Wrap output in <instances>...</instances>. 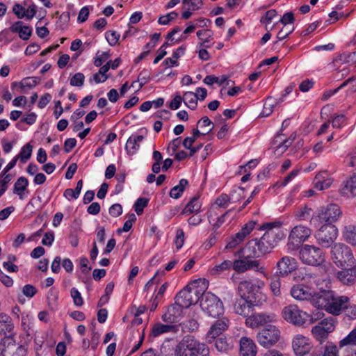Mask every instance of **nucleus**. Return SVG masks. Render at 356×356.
<instances>
[{
	"mask_svg": "<svg viewBox=\"0 0 356 356\" xmlns=\"http://www.w3.org/2000/svg\"><path fill=\"white\" fill-rule=\"evenodd\" d=\"M200 306L204 312L213 318H218L224 314V307L222 301L213 293H204Z\"/></svg>",
	"mask_w": 356,
	"mask_h": 356,
	"instance_id": "0eeeda50",
	"label": "nucleus"
},
{
	"mask_svg": "<svg viewBox=\"0 0 356 356\" xmlns=\"http://www.w3.org/2000/svg\"><path fill=\"white\" fill-rule=\"evenodd\" d=\"M238 256V259L232 262V268L238 273H243L251 269H255L257 272L260 273L264 277H267L266 268L260 264L259 260L250 259L242 254H236Z\"/></svg>",
	"mask_w": 356,
	"mask_h": 356,
	"instance_id": "1a4fd4ad",
	"label": "nucleus"
},
{
	"mask_svg": "<svg viewBox=\"0 0 356 356\" xmlns=\"http://www.w3.org/2000/svg\"><path fill=\"white\" fill-rule=\"evenodd\" d=\"M299 259L305 265L321 266L325 262V254L319 247L307 244L300 249Z\"/></svg>",
	"mask_w": 356,
	"mask_h": 356,
	"instance_id": "423d86ee",
	"label": "nucleus"
},
{
	"mask_svg": "<svg viewBox=\"0 0 356 356\" xmlns=\"http://www.w3.org/2000/svg\"><path fill=\"white\" fill-rule=\"evenodd\" d=\"M342 193L348 197H356V174L344 181Z\"/></svg>",
	"mask_w": 356,
	"mask_h": 356,
	"instance_id": "7c9ffc66",
	"label": "nucleus"
},
{
	"mask_svg": "<svg viewBox=\"0 0 356 356\" xmlns=\"http://www.w3.org/2000/svg\"><path fill=\"white\" fill-rule=\"evenodd\" d=\"M207 286L208 282L204 279L192 281L177 295V302L185 308L196 304L200 296L204 294Z\"/></svg>",
	"mask_w": 356,
	"mask_h": 356,
	"instance_id": "f03ea898",
	"label": "nucleus"
},
{
	"mask_svg": "<svg viewBox=\"0 0 356 356\" xmlns=\"http://www.w3.org/2000/svg\"><path fill=\"white\" fill-rule=\"evenodd\" d=\"M188 185V181L186 179H182L180 180L179 184L175 186H174L170 192V196L174 199L179 198L181 193L184 192L186 186Z\"/></svg>",
	"mask_w": 356,
	"mask_h": 356,
	"instance_id": "79ce46f5",
	"label": "nucleus"
},
{
	"mask_svg": "<svg viewBox=\"0 0 356 356\" xmlns=\"http://www.w3.org/2000/svg\"><path fill=\"white\" fill-rule=\"evenodd\" d=\"M330 259L341 268L351 267L356 264L353 250L348 245L342 243H336L331 248Z\"/></svg>",
	"mask_w": 356,
	"mask_h": 356,
	"instance_id": "39448f33",
	"label": "nucleus"
},
{
	"mask_svg": "<svg viewBox=\"0 0 356 356\" xmlns=\"http://www.w3.org/2000/svg\"><path fill=\"white\" fill-rule=\"evenodd\" d=\"M343 237L352 246H356V226L348 225L345 227L343 231Z\"/></svg>",
	"mask_w": 356,
	"mask_h": 356,
	"instance_id": "e433bc0d",
	"label": "nucleus"
},
{
	"mask_svg": "<svg viewBox=\"0 0 356 356\" xmlns=\"http://www.w3.org/2000/svg\"><path fill=\"white\" fill-rule=\"evenodd\" d=\"M230 202V197L226 194L220 195L216 200V204L222 208H225L228 206Z\"/></svg>",
	"mask_w": 356,
	"mask_h": 356,
	"instance_id": "0e129e2a",
	"label": "nucleus"
},
{
	"mask_svg": "<svg viewBox=\"0 0 356 356\" xmlns=\"http://www.w3.org/2000/svg\"><path fill=\"white\" fill-rule=\"evenodd\" d=\"M277 15L275 10H268L265 15L261 17L260 22L265 24H268L271 22L272 19Z\"/></svg>",
	"mask_w": 356,
	"mask_h": 356,
	"instance_id": "338daca9",
	"label": "nucleus"
},
{
	"mask_svg": "<svg viewBox=\"0 0 356 356\" xmlns=\"http://www.w3.org/2000/svg\"><path fill=\"white\" fill-rule=\"evenodd\" d=\"M260 251L259 250V244L257 239H252L248 241L244 247L236 252V254H242L250 259L259 257Z\"/></svg>",
	"mask_w": 356,
	"mask_h": 356,
	"instance_id": "5701e85b",
	"label": "nucleus"
},
{
	"mask_svg": "<svg viewBox=\"0 0 356 356\" xmlns=\"http://www.w3.org/2000/svg\"><path fill=\"white\" fill-rule=\"evenodd\" d=\"M291 144V140L290 139H283L282 136H277L273 141L275 153L277 155H281L287 149Z\"/></svg>",
	"mask_w": 356,
	"mask_h": 356,
	"instance_id": "473e14b6",
	"label": "nucleus"
},
{
	"mask_svg": "<svg viewBox=\"0 0 356 356\" xmlns=\"http://www.w3.org/2000/svg\"><path fill=\"white\" fill-rule=\"evenodd\" d=\"M231 267H232V262L229 260H225L222 261L221 264L215 266L212 268L211 273L213 275H217L223 271L229 270Z\"/></svg>",
	"mask_w": 356,
	"mask_h": 356,
	"instance_id": "09e8293b",
	"label": "nucleus"
},
{
	"mask_svg": "<svg viewBox=\"0 0 356 356\" xmlns=\"http://www.w3.org/2000/svg\"><path fill=\"white\" fill-rule=\"evenodd\" d=\"M349 305V298L346 296H338L332 291H321L315 298V305L330 314L338 316L346 310Z\"/></svg>",
	"mask_w": 356,
	"mask_h": 356,
	"instance_id": "f257e3e1",
	"label": "nucleus"
},
{
	"mask_svg": "<svg viewBox=\"0 0 356 356\" xmlns=\"http://www.w3.org/2000/svg\"><path fill=\"white\" fill-rule=\"evenodd\" d=\"M184 328L188 332H194L199 327V323L197 319L192 318L184 323Z\"/></svg>",
	"mask_w": 356,
	"mask_h": 356,
	"instance_id": "bf43d9fd",
	"label": "nucleus"
},
{
	"mask_svg": "<svg viewBox=\"0 0 356 356\" xmlns=\"http://www.w3.org/2000/svg\"><path fill=\"white\" fill-rule=\"evenodd\" d=\"M33 147L29 143L22 147L20 153L16 156L22 163H26L31 157Z\"/></svg>",
	"mask_w": 356,
	"mask_h": 356,
	"instance_id": "a18cd8bd",
	"label": "nucleus"
},
{
	"mask_svg": "<svg viewBox=\"0 0 356 356\" xmlns=\"http://www.w3.org/2000/svg\"><path fill=\"white\" fill-rule=\"evenodd\" d=\"M178 14L175 12H171L165 15H163L159 18L158 22L162 25H168L172 20L175 19Z\"/></svg>",
	"mask_w": 356,
	"mask_h": 356,
	"instance_id": "4d7b16f0",
	"label": "nucleus"
},
{
	"mask_svg": "<svg viewBox=\"0 0 356 356\" xmlns=\"http://www.w3.org/2000/svg\"><path fill=\"white\" fill-rule=\"evenodd\" d=\"M291 347L296 356H305L310 353L313 344L309 337L297 334L292 339Z\"/></svg>",
	"mask_w": 356,
	"mask_h": 356,
	"instance_id": "2eb2a0df",
	"label": "nucleus"
},
{
	"mask_svg": "<svg viewBox=\"0 0 356 356\" xmlns=\"http://www.w3.org/2000/svg\"><path fill=\"white\" fill-rule=\"evenodd\" d=\"M182 3L185 5V8L195 11L200 8L202 5V0H182Z\"/></svg>",
	"mask_w": 356,
	"mask_h": 356,
	"instance_id": "8fccbe9b",
	"label": "nucleus"
},
{
	"mask_svg": "<svg viewBox=\"0 0 356 356\" xmlns=\"http://www.w3.org/2000/svg\"><path fill=\"white\" fill-rule=\"evenodd\" d=\"M256 225V222L254 221H249L248 223H246L241 229L240 232H238V234L243 238L249 235L250 232L254 229Z\"/></svg>",
	"mask_w": 356,
	"mask_h": 356,
	"instance_id": "864d4df0",
	"label": "nucleus"
},
{
	"mask_svg": "<svg viewBox=\"0 0 356 356\" xmlns=\"http://www.w3.org/2000/svg\"><path fill=\"white\" fill-rule=\"evenodd\" d=\"M197 127L200 129V135H206L213 130L214 125L208 117H204L198 121Z\"/></svg>",
	"mask_w": 356,
	"mask_h": 356,
	"instance_id": "4c0bfd02",
	"label": "nucleus"
},
{
	"mask_svg": "<svg viewBox=\"0 0 356 356\" xmlns=\"http://www.w3.org/2000/svg\"><path fill=\"white\" fill-rule=\"evenodd\" d=\"M281 333L278 327L269 325L259 331L257 335L258 343L264 348L275 345L280 339Z\"/></svg>",
	"mask_w": 356,
	"mask_h": 356,
	"instance_id": "9d476101",
	"label": "nucleus"
},
{
	"mask_svg": "<svg viewBox=\"0 0 356 356\" xmlns=\"http://www.w3.org/2000/svg\"><path fill=\"white\" fill-rule=\"evenodd\" d=\"M190 356H210L209 348L206 343L195 338Z\"/></svg>",
	"mask_w": 356,
	"mask_h": 356,
	"instance_id": "2f4dec72",
	"label": "nucleus"
},
{
	"mask_svg": "<svg viewBox=\"0 0 356 356\" xmlns=\"http://www.w3.org/2000/svg\"><path fill=\"white\" fill-rule=\"evenodd\" d=\"M277 267L280 274L286 275L297 268V261L293 257L285 256L277 262Z\"/></svg>",
	"mask_w": 356,
	"mask_h": 356,
	"instance_id": "b1692460",
	"label": "nucleus"
},
{
	"mask_svg": "<svg viewBox=\"0 0 356 356\" xmlns=\"http://www.w3.org/2000/svg\"><path fill=\"white\" fill-rule=\"evenodd\" d=\"M281 315L286 322L296 327H305L306 324H313L316 321L311 314L293 304L285 306Z\"/></svg>",
	"mask_w": 356,
	"mask_h": 356,
	"instance_id": "20e7f679",
	"label": "nucleus"
},
{
	"mask_svg": "<svg viewBox=\"0 0 356 356\" xmlns=\"http://www.w3.org/2000/svg\"><path fill=\"white\" fill-rule=\"evenodd\" d=\"M13 328V324L10 317L6 314H0V333L10 332Z\"/></svg>",
	"mask_w": 356,
	"mask_h": 356,
	"instance_id": "58836bf2",
	"label": "nucleus"
},
{
	"mask_svg": "<svg viewBox=\"0 0 356 356\" xmlns=\"http://www.w3.org/2000/svg\"><path fill=\"white\" fill-rule=\"evenodd\" d=\"M110 55L107 52L97 53L95 58L94 65L97 67L101 66L105 61L108 60Z\"/></svg>",
	"mask_w": 356,
	"mask_h": 356,
	"instance_id": "680f3d73",
	"label": "nucleus"
},
{
	"mask_svg": "<svg viewBox=\"0 0 356 356\" xmlns=\"http://www.w3.org/2000/svg\"><path fill=\"white\" fill-rule=\"evenodd\" d=\"M143 140V136H130L126 143L125 149L128 154L133 155L138 149L139 143Z\"/></svg>",
	"mask_w": 356,
	"mask_h": 356,
	"instance_id": "72a5a7b5",
	"label": "nucleus"
},
{
	"mask_svg": "<svg viewBox=\"0 0 356 356\" xmlns=\"http://www.w3.org/2000/svg\"><path fill=\"white\" fill-rule=\"evenodd\" d=\"M119 37V35L113 31H109L106 33V38L111 46H114L118 43Z\"/></svg>",
	"mask_w": 356,
	"mask_h": 356,
	"instance_id": "774afa93",
	"label": "nucleus"
},
{
	"mask_svg": "<svg viewBox=\"0 0 356 356\" xmlns=\"http://www.w3.org/2000/svg\"><path fill=\"white\" fill-rule=\"evenodd\" d=\"M255 304L245 297L241 296L234 305V312L238 315L248 316L253 309Z\"/></svg>",
	"mask_w": 356,
	"mask_h": 356,
	"instance_id": "4be33fe9",
	"label": "nucleus"
},
{
	"mask_svg": "<svg viewBox=\"0 0 356 356\" xmlns=\"http://www.w3.org/2000/svg\"><path fill=\"white\" fill-rule=\"evenodd\" d=\"M184 102L185 105L191 108L195 109L197 106V95L193 92H186L183 95Z\"/></svg>",
	"mask_w": 356,
	"mask_h": 356,
	"instance_id": "a19ab883",
	"label": "nucleus"
},
{
	"mask_svg": "<svg viewBox=\"0 0 356 356\" xmlns=\"http://www.w3.org/2000/svg\"><path fill=\"white\" fill-rule=\"evenodd\" d=\"M227 80V77L225 75H222L220 78L213 76V75H209V76H205L203 81L204 83H206L207 85H212L215 83H218L219 85H222Z\"/></svg>",
	"mask_w": 356,
	"mask_h": 356,
	"instance_id": "3c124183",
	"label": "nucleus"
},
{
	"mask_svg": "<svg viewBox=\"0 0 356 356\" xmlns=\"http://www.w3.org/2000/svg\"><path fill=\"white\" fill-rule=\"evenodd\" d=\"M197 38L201 40L200 46L210 47L209 43L213 40V32L209 29H201L196 33Z\"/></svg>",
	"mask_w": 356,
	"mask_h": 356,
	"instance_id": "f704fd0d",
	"label": "nucleus"
},
{
	"mask_svg": "<svg viewBox=\"0 0 356 356\" xmlns=\"http://www.w3.org/2000/svg\"><path fill=\"white\" fill-rule=\"evenodd\" d=\"M243 241L244 239L238 233H236L234 236L232 237L231 240L227 243L225 248L234 249Z\"/></svg>",
	"mask_w": 356,
	"mask_h": 356,
	"instance_id": "6e6d98bb",
	"label": "nucleus"
},
{
	"mask_svg": "<svg viewBox=\"0 0 356 356\" xmlns=\"http://www.w3.org/2000/svg\"><path fill=\"white\" fill-rule=\"evenodd\" d=\"M341 213V209L337 204H330L320 212L319 218L331 224L337 221Z\"/></svg>",
	"mask_w": 356,
	"mask_h": 356,
	"instance_id": "6ab92c4d",
	"label": "nucleus"
},
{
	"mask_svg": "<svg viewBox=\"0 0 356 356\" xmlns=\"http://www.w3.org/2000/svg\"><path fill=\"white\" fill-rule=\"evenodd\" d=\"M312 234L309 227L298 225L290 230L287 239V246L290 250H295L307 241Z\"/></svg>",
	"mask_w": 356,
	"mask_h": 356,
	"instance_id": "6e6552de",
	"label": "nucleus"
},
{
	"mask_svg": "<svg viewBox=\"0 0 356 356\" xmlns=\"http://www.w3.org/2000/svg\"><path fill=\"white\" fill-rule=\"evenodd\" d=\"M147 205V200L145 198H139L134 204V208L138 215L142 214L143 209Z\"/></svg>",
	"mask_w": 356,
	"mask_h": 356,
	"instance_id": "69168bd1",
	"label": "nucleus"
},
{
	"mask_svg": "<svg viewBox=\"0 0 356 356\" xmlns=\"http://www.w3.org/2000/svg\"><path fill=\"white\" fill-rule=\"evenodd\" d=\"M182 308L176 301L175 304L170 305L168 308L166 313L163 315V320L168 322L175 321L181 315Z\"/></svg>",
	"mask_w": 356,
	"mask_h": 356,
	"instance_id": "c756f323",
	"label": "nucleus"
},
{
	"mask_svg": "<svg viewBox=\"0 0 356 356\" xmlns=\"http://www.w3.org/2000/svg\"><path fill=\"white\" fill-rule=\"evenodd\" d=\"M284 234L281 233L280 237L275 240L273 232H266L260 239H257L260 253L265 254L270 252L276 246L277 242L282 238Z\"/></svg>",
	"mask_w": 356,
	"mask_h": 356,
	"instance_id": "a211bd4d",
	"label": "nucleus"
},
{
	"mask_svg": "<svg viewBox=\"0 0 356 356\" xmlns=\"http://www.w3.org/2000/svg\"><path fill=\"white\" fill-rule=\"evenodd\" d=\"M257 347L254 341L243 337L239 341V356H256Z\"/></svg>",
	"mask_w": 356,
	"mask_h": 356,
	"instance_id": "412c9836",
	"label": "nucleus"
},
{
	"mask_svg": "<svg viewBox=\"0 0 356 356\" xmlns=\"http://www.w3.org/2000/svg\"><path fill=\"white\" fill-rule=\"evenodd\" d=\"M85 76L82 73L75 74L70 79V84L73 86H81L84 83Z\"/></svg>",
	"mask_w": 356,
	"mask_h": 356,
	"instance_id": "e2e57ef3",
	"label": "nucleus"
},
{
	"mask_svg": "<svg viewBox=\"0 0 356 356\" xmlns=\"http://www.w3.org/2000/svg\"><path fill=\"white\" fill-rule=\"evenodd\" d=\"M175 327L170 325H163L161 323L155 324L152 329V336L157 337L161 334L174 331Z\"/></svg>",
	"mask_w": 356,
	"mask_h": 356,
	"instance_id": "ea45409f",
	"label": "nucleus"
},
{
	"mask_svg": "<svg viewBox=\"0 0 356 356\" xmlns=\"http://www.w3.org/2000/svg\"><path fill=\"white\" fill-rule=\"evenodd\" d=\"M276 100L272 97H268L264 103L263 110L261 111V116L267 117L270 115L273 111L275 106L276 105Z\"/></svg>",
	"mask_w": 356,
	"mask_h": 356,
	"instance_id": "c03bdc74",
	"label": "nucleus"
},
{
	"mask_svg": "<svg viewBox=\"0 0 356 356\" xmlns=\"http://www.w3.org/2000/svg\"><path fill=\"white\" fill-rule=\"evenodd\" d=\"M195 337L192 336L184 337L175 348V356H190L193 349Z\"/></svg>",
	"mask_w": 356,
	"mask_h": 356,
	"instance_id": "aec40b11",
	"label": "nucleus"
},
{
	"mask_svg": "<svg viewBox=\"0 0 356 356\" xmlns=\"http://www.w3.org/2000/svg\"><path fill=\"white\" fill-rule=\"evenodd\" d=\"M216 348L221 353L227 352L230 348V346L227 342L226 337H218L215 341Z\"/></svg>",
	"mask_w": 356,
	"mask_h": 356,
	"instance_id": "de8ad7c7",
	"label": "nucleus"
},
{
	"mask_svg": "<svg viewBox=\"0 0 356 356\" xmlns=\"http://www.w3.org/2000/svg\"><path fill=\"white\" fill-rule=\"evenodd\" d=\"M337 227L330 223L323 225L315 234L318 243L324 248L330 247L337 239Z\"/></svg>",
	"mask_w": 356,
	"mask_h": 356,
	"instance_id": "f8f14e48",
	"label": "nucleus"
},
{
	"mask_svg": "<svg viewBox=\"0 0 356 356\" xmlns=\"http://www.w3.org/2000/svg\"><path fill=\"white\" fill-rule=\"evenodd\" d=\"M200 136V130L197 129H193L192 132V136L189 137H186L182 142L183 146L190 150L189 156H193L197 151L202 147V145H200L197 147H193L192 145L194 142L197 140L198 137Z\"/></svg>",
	"mask_w": 356,
	"mask_h": 356,
	"instance_id": "bb28decb",
	"label": "nucleus"
},
{
	"mask_svg": "<svg viewBox=\"0 0 356 356\" xmlns=\"http://www.w3.org/2000/svg\"><path fill=\"white\" fill-rule=\"evenodd\" d=\"M323 356H339L337 346L332 343H327L325 346Z\"/></svg>",
	"mask_w": 356,
	"mask_h": 356,
	"instance_id": "5fc2aeb1",
	"label": "nucleus"
},
{
	"mask_svg": "<svg viewBox=\"0 0 356 356\" xmlns=\"http://www.w3.org/2000/svg\"><path fill=\"white\" fill-rule=\"evenodd\" d=\"M334 181L333 177L327 171H322L315 177V187L319 191L329 188Z\"/></svg>",
	"mask_w": 356,
	"mask_h": 356,
	"instance_id": "393cba45",
	"label": "nucleus"
},
{
	"mask_svg": "<svg viewBox=\"0 0 356 356\" xmlns=\"http://www.w3.org/2000/svg\"><path fill=\"white\" fill-rule=\"evenodd\" d=\"M70 293L75 305L81 307L83 305V298L77 289L72 288L71 289Z\"/></svg>",
	"mask_w": 356,
	"mask_h": 356,
	"instance_id": "13d9d810",
	"label": "nucleus"
},
{
	"mask_svg": "<svg viewBox=\"0 0 356 356\" xmlns=\"http://www.w3.org/2000/svg\"><path fill=\"white\" fill-rule=\"evenodd\" d=\"M282 222L280 221H275L270 222H266L260 227L261 230H267L266 232H272L271 230L274 228H280Z\"/></svg>",
	"mask_w": 356,
	"mask_h": 356,
	"instance_id": "052dcab7",
	"label": "nucleus"
},
{
	"mask_svg": "<svg viewBox=\"0 0 356 356\" xmlns=\"http://www.w3.org/2000/svg\"><path fill=\"white\" fill-rule=\"evenodd\" d=\"M29 181L24 177H19L14 184L13 193L18 195L20 200H23L26 193H27V187Z\"/></svg>",
	"mask_w": 356,
	"mask_h": 356,
	"instance_id": "c85d7f7f",
	"label": "nucleus"
},
{
	"mask_svg": "<svg viewBox=\"0 0 356 356\" xmlns=\"http://www.w3.org/2000/svg\"><path fill=\"white\" fill-rule=\"evenodd\" d=\"M184 49L183 48H179L174 52L171 58H168L165 59V62L166 65L172 67L174 65H177V59L179 57L184 54Z\"/></svg>",
	"mask_w": 356,
	"mask_h": 356,
	"instance_id": "603ef678",
	"label": "nucleus"
},
{
	"mask_svg": "<svg viewBox=\"0 0 356 356\" xmlns=\"http://www.w3.org/2000/svg\"><path fill=\"white\" fill-rule=\"evenodd\" d=\"M26 348L13 337H6L0 342V356H25Z\"/></svg>",
	"mask_w": 356,
	"mask_h": 356,
	"instance_id": "9b49d317",
	"label": "nucleus"
},
{
	"mask_svg": "<svg viewBox=\"0 0 356 356\" xmlns=\"http://www.w3.org/2000/svg\"><path fill=\"white\" fill-rule=\"evenodd\" d=\"M334 329L335 321L332 318H326L314 326L311 330V333L316 340L322 343Z\"/></svg>",
	"mask_w": 356,
	"mask_h": 356,
	"instance_id": "ddd939ff",
	"label": "nucleus"
},
{
	"mask_svg": "<svg viewBox=\"0 0 356 356\" xmlns=\"http://www.w3.org/2000/svg\"><path fill=\"white\" fill-rule=\"evenodd\" d=\"M356 344V327L343 339L339 341V346L343 347Z\"/></svg>",
	"mask_w": 356,
	"mask_h": 356,
	"instance_id": "49530a36",
	"label": "nucleus"
},
{
	"mask_svg": "<svg viewBox=\"0 0 356 356\" xmlns=\"http://www.w3.org/2000/svg\"><path fill=\"white\" fill-rule=\"evenodd\" d=\"M273 314L257 313L249 316L245 319V325L251 328H258L275 321Z\"/></svg>",
	"mask_w": 356,
	"mask_h": 356,
	"instance_id": "f3484780",
	"label": "nucleus"
},
{
	"mask_svg": "<svg viewBox=\"0 0 356 356\" xmlns=\"http://www.w3.org/2000/svg\"><path fill=\"white\" fill-rule=\"evenodd\" d=\"M13 33H17L20 38L27 40L31 35L32 30L28 26H24L22 22H17L10 26Z\"/></svg>",
	"mask_w": 356,
	"mask_h": 356,
	"instance_id": "cd10ccee",
	"label": "nucleus"
},
{
	"mask_svg": "<svg viewBox=\"0 0 356 356\" xmlns=\"http://www.w3.org/2000/svg\"><path fill=\"white\" fill-rule=\"evenodd\" d=\"M292 297L298 300H312L315 305V298L318 296L319 293H316L307 286L297 284L291 289Z\"/></svg>",
	"mask_w": 356,
	"mask_h": 356,
	"instance_id": "dca6fc26",
	"label": "nucleus"
},
{
	"mask_svg": "<svg viewBox=\"0 0 356 356\" xmlns=\"http://www.w3.org/2000/svg\"><path fill=\"white\" fill-rule=\"evenodd\" d=\"M229 327V319L226 316H220L211 325L207 334L205 339L209 343L214 342L222 333L228 330Z\"/></svg>",
	"mask_w": 356,
	"mask_h": 356,
	"instance_id": "4468645a",
	"label": "nucleus"
},
{
	"mask_svg": "<svg viewBox=\"0 0 356 356\" xmlns=\"http://www.w3.org/2000/svg\"><path fill=\"white\" fill-rule=\"evenodd\" d=\"M265 283L261 280L241 281L238 286L241 296L251 300L255 305H261L267 300L265 292Z\"/></svg>",
	"mask_w": 356,
	"mask_h": 356,
	"instance_id": "7ed1b4c3",
	"label": "nucleus"
},
{
	"mask_svg": "<svg viewBox=\"0 0 356 356\" xmlns=\"http://www.w3.org/2000/svg\"><path fill=\"white\" fill-rule=\"evenodd\" d=\"M341 269L337 273V278L345 284L353 282L356 278V264L351 267Z\"/></svg>",
	"mask_w": 356,
	"mask_h": 356,
	"instance_id": "a878e982",
	"label": "nucleus"
},
{
	"mask_svg": "<svg viewBox=\"0 0 356 356\" xmlns=\"http://www.w3.org/2000/svg\"><path fill=\"white\" fill-rule=\"evenodd\" d=\"M312 213V208L305 205L294 212V218L297 221H307L310 218Z\"/></svg>",
	"mask_w": 356,
	"mask_h": 356,
	"instance_id": "c9c22d12",
	"label": "nucleus"
},
{
	"mask_svg": "<svg viewBox=\"0 0 356 356\" xmlns=\"http://www.w3.org/2000/svg\"><path fill=\"white\" fill-rule=\"evenodd\" d=\"M201 204L198 199L196 197L193 198L184 209L182 213L184 214H191L192 213H197L200 211Z\"/></svg>",
	"mask_w": 356,
	"mask_h": 356,
	"instance_id": "37998d69",
	"label": "nucleus"
}]
</instances>
